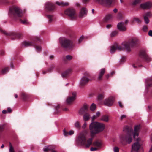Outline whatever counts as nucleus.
I'll return each instance as SVG.
<instances>
[{"label": "nucleus", "instance_id": "obj_22", "mask_svg": "<svg viewBox=\"0 0 152 152\" xmlns=\"http://www.w3.org/2000/svg\"><path fill=\"white\" fill-rule=\"evenodd\" d=\"M46 18L48 20V21L49 23H51L55 19L53 15H46Z\"/></svg>", "mask_w": 152, "mask_h": 152}, {"label": "nucleus", "instance_id": "obj_17", "mask_svg": "<svg viewBox=\"0 0 152 152\" xmlns=\"http://www.w3.org/2000/svg\"><path fill=\"white\" fill-rule=\"evenodd\" d=\"M140 56L146 61H149L151 60L150 58L144 52H140Z\"/></svg>", "mask_w": 152, "mask_h": 152}, {"label": "nucleus", "instance_id": "obj_13", "mask_svg": "<svg viewBox=\"0 0 152 152\" xmlns=\"http://www.w3.org/2000/svg\"><path fill=\"white\" fill-rule=\"evenodd\" d=\"M118 29L120 31H126V27L123 22H121L118 23L117 25Z\"/></svg>", "mask_w": 152, "mask_h": 152}, {"label": "nucleus", "instance_id": "obj_54", "mask_svg": "<svg viewBox=\"0 0 152 152\" xmlns=\"http://www.w3.org/2000/svg\"><path fill=\"white\" fill-rule=\"evenodd\" d=\"M36 49L37 51H39L41 49V48L39 46H36Z\"/></svg>", "mask_w": 152, "mask_h": 152}, {"label": "nucleus", "instance_id": "obj_46", "mask_svg": "<svg viewBox=\"0 0 152 152\" xmlns=\"http://www.w3.org/2000/svg\"><path fill=\"white\" fill-rule=\"evenodd\" d=\"M63 134L65 136H67L68 135V133L66 132L65 129H64L63 130Z\"/></svg>", "mask_w": 152, "mask_h": 152}, {"label": "nucleus", "instance_id": "obj_18", "mask_svg": "<svg viewBox=\"0 0 152 152\" xmlns=\"http://www.w3.org/2000/svg\"><path fill=\"white\" fill-rule=\"evenodd\" d=\"M112 2L113 0H104L102 5L106 7H110Z\"/></svg>", "mask_w": 152, "mask_h": 152}, {"label": "nucleus", "instance_id": "obj_2", "mask_svg": "<svg viewBox=\"0 0 152 152\" xmlns=\"http://www.w3.org/2000/svg\"><path fill=\"white\" fill-rule=\"evenodd\" d=\"M100 115V112L97 111L96 115L91 117L92 122L89 125V128L91 133L92 134H98L105 129V125L104 123L97 121H94L99 117Z\"/></svg>", "mask_w": 152, "mask_h": 152}, {"label": "nucleus", "instance_id": "obj_24", "mask_svg": "<svg viewBox=\"0 0 152 152\" xmlns=\"http://www.w3.org/2000/svg\"><path fill=\"white\" fill-rule=\"evenodd\" d=\"M23 45L25 47L31 46L34 45L33 43L29 41H24L22 43Z\"/></svg>", "mask_w": 152, "mask_h": 152}, {"label": "nucleus", "instance_id": "obj_15", "mask_svg": "<svg viewBox=\"0 0 152 152\" xmlns=\"http://www.w3.org/2000/svg\"><path fill=\"white\" fill-rule=\"evenodd\" d=\"M145 83L146 88L148 87L152 86V76L145 79Z\"/></svg>", "mask_w": 152, "mask_h": 152}, {"label": "nucleus", "instance_id": "obj_44", "mask_svg": "<svg viewBox=\"0 0 152 152\" xmlns=\"http://www.w3.org/2000/svg\"><path fill=\"white\" fill-rule=\"evenodd\" d=\"M104 0H94V1L102 5Z\"/></svg>", "mask_w": 152, "mask_h": 152}, {"label": "nucleus", "instance_id": "obj_51", "mask_svg": "<svg viewBox=\"0 0 152 152\" xmlns=\"http://www.w3.org/2000/svg\"><path fill=\"white\" fill-rule=\"evenodd\" d=\"M126 117V115H121L120 117L121 120H122L125 118Z\"/></svg>", "mask_w": 152, "mask_h": 152}, {"label": "nucleus", "instance_id": "obj_33", "mask_svg": "<svg viewBox=\"0 0 152 152\" xmlns=\"http://www.w3.org/2000/svg\"><path fill=\"white\" fill-rule=\"evenodd\" d=\"M152 16V13L151 12H148L145 14V15H144L143 16H145L147 18H148L149 17H151Z\"/></svg>", "mask_w": 152, "mask_h": 152}, {"label": "nucleus", "instance_id": "obj_11", "mask_svg": "<svg viewBox=\"0 0 152 152\" xmlns=\"http://www.w3.org/2000/svg\"><path fill=\"white\" fill-rule=\"evenodd\" d=\"M140 7L144 9H149L152 7V2H147L140 5Z\"/></svg>", "mask_w": 152, "mask_h": 152}, {"label": "nucleus", "instance_id": "obj_4", "mask_svg": "<svg viewBox=\"0 0 152 152\" xmlns=\"http://www.w3.org/2000/svg\"><path fill=\"white\" fill-rule=\"evenodd\" d=\"M138 43V41L136 38L130 39L128 42H124L122 43V45L125 47L126 51L129 52L133 47L137 45Z\"/></svg>", "mask_w": 152, "mask_h": 152}, {"label": "nucleus", "instance_id": "obj_62", "mask_svg": "<svg viewBox=\"0 0 152 152\" xmlns=\"http://www.w3.org/2000/svg\"><path fill=\"white\" fill-rule=\"evenodd\" d=\"M113 12L116 13H117L118 12V10L117 9H116V8H115L113 10Z\"/></svg>", "mask_w": 152, "mask_h": 152}, {"label": "nucleus", "instance_id": "obj_55", "mask_svg": "<svg viewBox=\"0 0 152 152\" xmlns=\"http://www.w3.org/2000/svg\"><path fill=\"white\" fill-rule=\"evenodd\" d=\"M103 96L102 94H100L98 96V98L99 100H101L103 98Z\"/></svg>", "mask_w": 152, "mask_h": 152}, {"label": "nucleus", "instance_id": "obj_6", "mask_svg": "<svg viewBox=\"0 0 152 152\" xmlns=\"http://www.w3.org/2000/svg\"><path fill=\"white\" fill-rule=\"evenodd\" d=\"M60 42L61 46L65 48H70L74 46L70 40L64 38H60Z\"/></svg>", "mask_w": 152, "mask_h": 152}, {"label": "nucleus", "instance_id": "obj_9", "mask_svg": "<svg viewBox=\"0 0 152 152\" xmlns=\"http://www.w3.org/2000/svg\"><path fill=\"white\" fill-rule=\"evenodd\" d=\"M88 11L86 7H83L80 10L78 16L82 18L86 17Z\"/></svg>", "mask_w": 152, "mask_h": 152}, {"label": "nucleus", "instance_id": "obj_36", "mask_svg": "<svg viewBox=\"0 0 152 152\" xmlns=\"http://www.w3.org/2000/svg\"><path fill=\"white\" fill-rule=\"evenodd\" d=\"M86 112V111L82 107L79 111V113L80 114L82 115Z\"/></svg>", "mask_w": 152, "mask_h": 152}, {"label": "nucleus", "instance_id": "obj_53", "mask_svg": "<svg viewBox=\"0 0 152 152\" xmlns=\"http://www.w3.org/2000/svg\"><path fill=\"white\" fill-rule=\"evenodd\" d=\"M74 133V131L72 130H70L68 133V135H72Z\"/></svg>", "mask_w": 152, "mask_h": 152}, {"label": "nucleus", "instance_id": "obj_52", "mask_svg": "<svg viewBox=\"0 0 152 152\" xmlns=\"http://www.w3.org/2000/svg\"><path fill=\"white\" fill-rule=\"evenodd\" d=\"M82 107L86 111L87 110L88 106L86 105H84Z\"/></svg>", "mask_w": 152, "mask_h": 152}, {"label": "nucleus", "instance_id": "obj_12", "mask_svg": "<svg viewBox=\"0 0 152 152\" xmlns=\"http://www.w3.org/2000/svg\"><path fill=\"white\" fill-rule=\"evenodd\" d=\"M45 5L46 9L48 11H52L55 8L54 4L50 2L46 3Z\"/></svg>", "mask_w": 152, "mask_h": 152}, {"label": "nucleus", "instance_id": "obj_59", "mask_svg": "<svg viewBox=\"0 0 152 152\" xmlns=\"http://www.w3.org/2000/svg\"><path fill=\"white\" fill-rule=\"evenodd\" d=\"M4 128V125H0V131H2Z\"/></svg>", "mask_w": 152, "mask_h": 152}, {"label": "nucleus", "instance_id": "obj_5", "mask_svg": "<svg viewBox=\"0 0 152 152\" xmlns=\"http://www.w3.org/2000/svg\"><path fill=\"white\" fill-rule=\"evenodd\" d=\"M64 13L68 16L71 20H75L77 18V15L76 11L74 9L71 8L67 9L65 11Z\"/></svg>", "mask_w": 152, "mask_h": 152}, {"label": "nucleus", "instance_id": "obj_34", "mask_svg": "<svg viewBox=\"0 0 152 152\" xmlns=\"http://www.w3.org/2000/svg\"><path fill=\"white\" fill-rule=\"evenodd\" d=\"M118 34V32L116 31H114L112 32L110 34V36L112 37L116 36Z\"/></svg>", "mask_w": 152, "mask_h": 152}, {"label": "nucleus", "instance_id": "obj_23", "mask_svg": "<svg viewBox=\"0 0 152 152\" xmlns=\"http://www.w3.org/2000/svg\"><path fill=\"white\" fill-rule=\"evenodd\" d=\"M113 16L112 14H109L107 15L104 18V21L105 22H107L112 18Z\"/></svg>", "mask_w": 152, "mask_h": 152}, {"label": "nucleus", "instance_id": "obj_28", "mask_svg": "<svg viewBox=\"0 0 152 152\" xmlns=\"http://www.w3.org/2000/svg\"><path fill=\"white\" fill-rule=\"evenodd\" d=\"M56 4L57 5L61 6H65L69 5V4L68 2H56Z\"/></svg>", "mask_w": 152, "mask_h": 152}, {"label": "nucleus", "instance_id": "obj_63", "mask_svg": "<svg viewBox=\"0 0 152 152\" xmlns=\"http://www.w3.org/2000/svg\"><path fill=\"white\" fill-rule=\"evenodd\" d=\"M7 112V111L5 110H4L2 111V113L4 114L6 113Z\"/></svg>", "mask_w": 152, "mask_h": 152}, {"label": "nucleus", "instance_id": "obj_20", "mask_svg": "<svg viewBox=\"0 0 152 152\" xmlns=\"http://www.w3.org/2000/svg\"><path fill=\"white\" fill-rule=\"evenodd\" d=\"M117 45L115 44L110 46V53L111 54L113 53L117 50Z\"/></svg>", "mask_w": 152, "mask_h": 152}, {"label": "nucleus", "instance_id": "obj_1", "mask_svg": "<svg viewBox=\"0 0 152 152\" xmlns=\"http://www.w3.org/2000/svg\"><path fill=\"white\" fill-rule=\"evenodd\" d=\"M140 128V125L136 126L134 128V132L133 129L131 127L125 126L123 128L122 133L119 136L120 141L122 143L124 144L126 142L129 144L132 142V135L133 134L134 139L137 142L134 143L132 145V151H134L137 152L143 151L142 148L138 142L140 139L136 138V137L138 136Z\"/></svg>", "mask_w": 152, "mask_h": 152}, {"label": "nucleus", "instance_id": "obj_42", "mask_svg": "<svg viewBox=\"0 0 152 152\" xmlns=\"http://www.w3.org/2000/svg\"><path fill=\"white\" fill-rule=\"evenodd\" d=\"M21 96L23 99H25L27 97V95L25 93H23L21 94Z\"/></svg>", "mask_w": 152, "mask_h": 152}, {"label": "nucleus", "instance_id": "obj_7", "mask_svg": "<svg viewBox=\"0 0 152 152\" xmlns=\"http://www.w3.org/2000/svg\"><path fill=\"white\" fill-rule=\"evenodd\" d=\"M9 14L12 15L20 17L22 15V12L19 7H15L10 9Z\"/></svg>", "mask_w": 152, "mask_h": 152}, {"label": "nucleus", "instance_id": "obj_57", "mask_svg": "<svg viewBox=\"0 0 152 152\" xmlns=\"http://www.w3.org/2000/svg\"><path fill=\"white\" fill-rule=\"evenodd\" d=\"M112 27V25L110 24H108L106 25V27L107 28H109Z\"/></svg>", "mask_w": 152, "mask_h": 152}, {"label": "nucleus", "instance_id": "obj_14", "mask_svg": "<svg viewBox=\"0 0 152 152\" xmlns=\"http://www.w3.org/2000/svg\"><path fill=\"white\" fill-rule=\"evenodd\" d=\"M113 97H111L108 99H105L104 102V104L106 105L110 106L113 104Z\"/></svg>", "mask_w": 152, "mask_h": 152}, {"label": "nucleus", "instance_id": "obj_19", "mask_svg": "<svg viewBox=\"0 0 152 152\" xmlns=\"http://www.w3.org/2000/svg\"><path fill=\"white\" fill-rule=\"evenodd\" d=\"M55 148V146L53 145H49L48 147H45L43 148V151L47 152L48 151L51 150Z\"/></svg>", "mask_w": 152, "mask_h": 152}, {"label": "nucleus", "instance_id": "obj_61", "mask_svg": "<svg viewBox=\"0 0 152 152\" xmlns=\"http://www.w3.org/2000/svg\"><path fill=\"white\" fill-rule=\"evenodd\" d=\"M118 104H119V106L121 107L122 108L123 107V105L120 102H118Z\"/></svg>", "mask_w": 152, "mask_h": 152}, {"label": "nucleus", "instance_id": "obj_35", "mask_svg": "<svg viewBox=\"0 0 152 152\" xmlns=\"http://www.w3.org/2000/svg\"><path fill=\"white\" fill-rule=\"evenodd\" d=\"M9 69L8 68H5L2 70L1 72L3 74H5L8 71Z\"/></svg>", "mask_w": 152, "mask_h": 152}, {"label": "nucleus", "instance_id": "obj_38", "mask_svg": "<svg viewBox=\"0 0 152 152\" xmlns=\"http://www.w3.org/2000/svg\"><path fill=\"white\" fill-rule=\"evenodd\" d=\"M144 19V21L146 24H148L149 22V20L148 18L146 17L145 16H143Z\"/></svg>", "mask_w": 152, "mask_h": 152}, {"label": "nucleus", "instance_id": "obj_49", "mask_svg": "<svg viewBox=\"0 0 152 152\" xmlns=\"http://www.w3.org/2000/svg\"><path fill=\"white\" fill-rule=\"evenodd\" d=\"M87 126V123L86 122H85L83 124V125L82 126V128L83 129H86Z\"/></svg>", "mask_w": 152, "mask_h": 152}, {"label": "nucleus", "instance_id": "obj_40", "mask_svg": "<svg viewBox=\"0 0 152 152\" xmlns=\"http://www.w3.org/2000/svg\"><path fill=\"white\" fill-rule=\"evenodd\" d=\"M10 150H9L10 152H15L14 151L13 148L12 146V145L10 143Z\"/></svg>", "mask_w": 152, "mask_h": 152}, {"label": "nucleus", "instance_id": "obj_56", "mask_svg": "<svg viewBox=\"0 0 152 152\" xmlns=\"http://www.w3.org/2000/svg\"><path fill=\"white\" fill-rule=\"evenodd\" d=\"M126 58L125 57H123L121 58V61L122 62H124L125 61Z\"/></svg>", "mask_w": 152, "mask_h": 152}, {"label": "nucleus", "instance_id": "obj_31", "mask_svg": "<svg viewBox=\"0 0 152 152\" xmlns=\"http://www.w3.org/2000/svg\"><path fill=\"white\" fill-rule=\"evenodd\" d=\"M96 108V106L94 103H92L91 105L90 109L92 111H94Z\"/></svg>", "mask_w": 152, "mask_h": 152}, {"label": "nucleus", "instance_id": "obj_29", "mask_svg": "<svg viewBox=\"0 0 152 152\" xmlns=\"http://www.w3.org/2000/svg\"><path fill=\"white\" fill-rule=\"evenodd\" d=\"M74 126L75 128L77 129H80L81 127L80 121H76L74 123Z\"/></svg>", "mask_w": 152, "mask_h": 152}, {"label": "nucleus", "instance_id": "obj_48", "mask_svg": "<svg viewBox=\"0 0 152 152\" xmlns=\"http://www.w3.org/2000/svg\"><path fill=\"white\" fill-rule=\"evenodd\" d=\"M119 148L117 147H115L114 148V152H119Z\"/></svg>", "mask_w": 152, "mask_h": 152}, {"label": "nucleus", "instance_id": "obj_43", "mask_svg": "<svg viewBox=\"0 0 152 152\" xmlns=\"http://www.w3.org/2000/svg\"><path fill=\"white\" fill-rule=\"evenodd\" d=\"M148 30V28L147 26H144L142 28V30L144 32H146Z\"/></svg>", "mask_w": 152, "mask_h": 152}, {"label": "nucleus", "instance_id": "obj_50", "mask_svg": "<svg viewBox=\"0 0 152 152\" xmlns=\"http://www.w3.org/2000/svg\"><path fill=\"white\" fill-rule=\"evenodd\" d=\"M98 148L96 147H91V148L90 150L91 151H94L97 150Z\"/></svg>", "mask_w": 152, "mask_h": 152}, {"label": "nucleus", "instance_id": "obj_21", "mask_svg": "<svg viewBox=\"0 0 152 152\" xmlns=\"http://www.w3.org/2000/svg\"><path fill=\"white\" fill-rule=\"evenodd\" d=\"M100 120L105 122H108L109 121V117L107 115H103L101 116Z\"/></svg>", "mask_w": 152, "mask_h": 152}, {"label": "nucleus", "instance_id": "obj_58", "mask_svg": "<svg viewBox=\"0 0 152 152\" xmlns=\"http://www.w3.org/2000/svg\"><path fill=\"white\" fill-rule=\"evenodd\" d=\"M148 35L151 36L152 37V30H150L149 31Z\"/></svg>", "mask_w": 152, "mask_h": 152}, {"label": "nucleus", "instance_id": "obj_64", "mask_svg": "<svg viewBox=\"0 0 152 152\" xmlns=\"http://www.w3.org/2000/svg\"><path fill=\"white\" fill-rule=\"evenodd\" d=\"M132 66L134 68H136L137 67V66H136L135 64H132Z\"/></svg>", "mask_w": 152, "mask_h": 152}, {"label": "nucleus", "instance_id": "obj_47", "mask_svg": "<svg viewBox=\"0 0 152 152\" xmlns=\"http://www.w3.org/2000/svg\"><path fill=\"white\" fill-rule=\"evenodd\" d=\"M84 37L83 36H81L79 39H78V41L79 43L81 42L83 39Z\"/></svg>", "mask_w": 152, "mask_h": 152}, {"label": "nucleus", "instance_id": "obj_16", "mask_svg": "<svg viewBox=\"0 0 152 152\" xmlns=\"http://www.w3.org/2000/svg\"><path fill=\"white\" fill-rule=\"evenodd\" d=\"M76 94L75 92L72 93V96L66 99V102L67 104H70L72 103L75 99Z\"/></svg>", "mask_w": 152, "mask_h": 152}, {"label": "nucleus", "instance_id": "obj_30", "mask_svg": "<svg viewBox=\"0 0 152 152\" xmlns=\"http://www.w3.org/2000/svg\"><path fill=\"white\" fill-rule=\"evenodd\" d=\"M115 45H117V50H119V51H121L122 50H124V49H125V47L123 46L121 44V45L123 47V48H122V46H121L118 45L117 44H115Z\"/></svg>", "mask_w": 152, "mask_h": 152}, {"label": "nucleus", "instance_id": "obj_3", "mask_svg": "<svg viewBox=\"0 0 152 152\" xmlns=\"http://www.w3.org/2000/svg\"><path fill=\"white\" fill-rule=\"evenodd\" d=\"M92 138L91 137L88 139L86 141V134H84L83 132H82L79 134L77 142L82 145L86 148H88L92 144Z\"/></svg>", "mask_w": 152, "mask_h": 152}, {"label": "nucleus", "instance_id": "obj_32", "mask_svg": "<svg viewBox=\"0 0 152 152\" xmlns=\"http://www.w3.org/2000/svg\"><path fill=\"white\" fill-rule=\"evenodd\" d=\"M139 2V0H134L132 1L131 2V4L132 5H135Z\"/></svg>", "mask_w": 152, "mask_h": 152}, {"label": "nucleus", "instance_id": "obj_60", "mask_svg": "<svg viewBox=\"0 0 152 152\" xmlns=\"http://www.w3.org/2000/svg\"><path fill=\"white\" fill-rule=\"evenodd\" d=\"M12 111L11 109L10 108H7V112L8 113H10Z\"/></svg>", "mask_w": 152, "mask_h": 152}, {"label": "nucleus", "instance_id": "obj_37", "mask_svg": "<svg viewBox=\"0 0 152 152\" xmlns=\"http://www.w3.org/2000/svg\"><path fill=\"white\" fill-rule=\"evenodd\" d=\"M66 58L67 60L70 61L72 59V56L69 55H67L66 56Z\"/></svg>", "mask_w": 152, "mask_h": 152}, {"label": "nucleus", "instance_id": "obj_27", "mask_svg": "<svg viewBox=\"0 0 152 152\" xmlns=\"http://www.w3.org/2000/svg\"><path fill=\"white\" fill-rule=\"evenodd\" d=\"M93 145L94 146H95L98 148H99L101 147L102 144L100 142L96 141L93 143Z\"/></svg>", "mask_w": 152, "mask_h": 152}, {"label": "nucleus", "instance_id": "obj_10", "mask_svg": "<svg viewBox=\"0 0 152 152\" xmlns=\"http://www.w3.org/2000/svg\"><path fill=\"white\" fill-rule=\"evenodd\" d=\"M0 31L4 34L7 36H12L18 38H20L21 37V34H17L14 32L7 33L6 31L1 29H0Z\"/></svg>", "mask_w": 152, "mask_h": 152}, {"label": "nucleus", "instance_id": "obj_41", "mask_svg": "<svg viewBox=\"0 0 152 152\" xmlns=\"http://www.w3.org/2000/svg\"><path fill=\"white\" fill-rule=\"evenodd\" d=\"M69 74V72L68 71H66V72H65L64 73H63L62 74V76L63 77H67V76Z\"/></svg>", "mask_w": 152, "mask_h": 152}, {"label": "nucleus", "instance_id": "obj_39", "mask_svg": "<svg viewBox=\"0 0 152 152\" xmlns=\"http://www.w3.org/2000/svg\"><path fill=\"white\" fill-rule=\"evenodd\" d=\"M20 22L23 24H26L28 23V21L24 19V20L20 19Z\"/></svg>", "mask_w": 152, "mask_h": 152}, {"label": "nucleus", "instance_id": "obj_45", "mask_svg": "<svg viewBox=\"0 0 152 152\" xmlns=\"http://www.w3.org/2000/svg\"><path fill=\"white\" fill-rule=\"evenodd\" d=\"M133 20L134 21H135L138 23H139L140 22V20L138 18H133Z\"/></svg>", "mask_w": 152, "mask_h": 152}, {"label": "nucleus", "instance_id": "obj_8", "mask_svg": "<svg viewBox=\"0 0 152 152\" xmlns=\"http://www.w3.org/2000/svg\"><path fill=\"white\" fill-rule=\"evenodd\" d=\"M89 74L86 72L83 76L80 78L79 82V85L80 86H84L88 83L89 80Z\"/></svg>", "mask_w": 152, "mask_h": 152}, {"label": "nucleus", "instance_id": "obj_26", "mask_svg": "<svg viewBox=\"0 0 152 152\" xmlns=\"http://www.w3.org/2000/svg\"><path fill=\"white\" fill-rule=\"evenodd\" d=\"M90 115L89 113H85L83 117V119L85 121L88 120L90 118Z\"/></svg>", "mask_w": 152, "mask_h": 152}, {"label": "nucleus", "instance_id": "obj_25", "mask_svg": "<svg viewBox=\"0 0 152 152\" xmlns=\"http://www.w3.org/2000/svg\"><path fill=\"white\" fill-rule=\"evenodd\" d=\"M105 72V70L104 69H101L99 73V76L98 77V80H100L102 77L103 75Z\"/></svg>", "mask_w": 152, "mask_h": 152}]
</instances>
